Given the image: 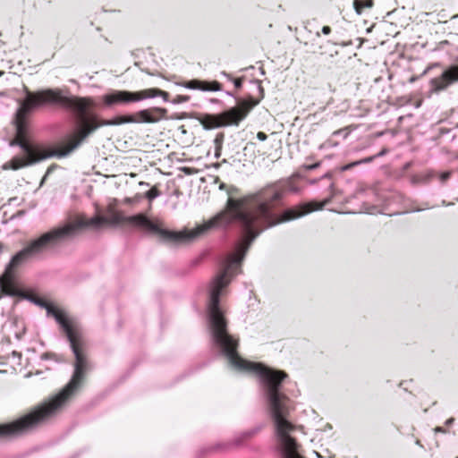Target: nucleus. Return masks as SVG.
Here are the masks:
<instances>
[{"label":"nucleus","mask_w":458,"mask_h":458,"mask_svg":"<svg viewBox=\"0 0 458 458\" xmlns=\"http://www.w3.org/2000/svg\"><path fill=\"white\" fill-rule=\"evenodd\" d=\"M285 192L286 186L276 182L243 198H228L223 210L190 231L175 232L162 228L158 220H151L143 213L124 216L119 211L111 210L108 216L79 217L49 232L64 233V238L60 240L61 244L83 228L99 229L105 225L126 224L146 233H157L164 242L179 244L190 242L211 230H225L231 225H237L243 233L242 238L236 243L234 251L226 257L221 271L214 276L208 286L207 312L212 346L233 369L252 372L259 377L262 397H288L282 391L283 381L287 377L284 371L248 361L239 355L238 339L227 331V321L219 301L220 296L225 294L232 279L239 273L242 260L259 233L267 228L293 220V208L278 212Z\"/></svg>","instance_id":"nucleus-1"},{"label":"nucleus","mask_w":458,"mask_h":458,"mask_svg":"<svg viewBox=\"0 0 458 458\" xmlns=\"http://www.w3.org/2000/svg\"><path fill=\"white\" fill-rule=\"evenodd\" d=\"M26 97L20 103L15 117V137L10 142L11 146H19L21 155L13 157L4 168L18 170L47 159L55 155V151L47 149L43 145L33 143L30 139V123L28 115L36 107L42 105H59L69 108L71 101L69 96L63 95L60 89H47L37 92H30L24 89Z\"/></svg>","instance_id":"nucleus-2"},{"label":"nucleus","mask_w":458,"mask_h":458,"mask_svg":"<svg viewBox=\"0 0 458 458\" xmlns=\"http://www.w3.org/2000/svg\"><path fill=\"white\" fill-rule=\"evenodd\" d=\"M71 105L69 109L72 110L77 116L79 123L78 131L66 137L60 144L59 155L66 156L76 149L85 138L101 126L120 125L132 123L131 115H119L112 120L98 121L96 115H88L89 109L94 105L91 98H81L69 96Z\"/></svg>","instance_id":"nucleus-3"},{"label":"nucleus","mask_w":458,"mask_h":458,"mask_svg":"<svg viewBox=\"0 0 458 458\" xmlns=\"http://www.w3.org/2000/svg\"><path fill=\"white\" fill-rule=\"evenodd\" d=\"M64 233L63 231L47 232L38 238L32 240L25 248L16 253L0 276L2 293L10 296L19 295L20 291L14 283L13 269L30 259L59 245L60 240L64 238Z\"/></svg>","instance_id":"nucleus-4"},{"label":"nucleus","mask_w":458,"mask_h":458,"mask_svg":"<svg viewBox=\"0 0 458 458\" xmlns=\"http://www.w3.org/2000/svg\"><path fill=\"white\" fill-rule=\"evenodd\" d=\"M259 91V99L250 98L249 101L242 102L240 106L233 107L219 114H208L201 120V124L207 130L216 129L228 125H238L248 114L249 111L257 106L263 98V88L260 83L257 84Z\"/></svg>","instance_id":"nucleus-5"},{"label":"nucleus","mask_w":458,"mask_h":458,"mask_svg":"<svg viewBox=\"0 0 458 458\" xmlns=\"http://www.w3.org/2000/svg\"><path fill=\"white\" fill-rule=\"evenodd\" d=\"M162 97L165 101L168 100V93L159 89H146L140 91H127L111 89L101 96L104 106L113 107L114 106L128 105L130 103L139 102L148 98Z\"/></svg>","instance_id":"nucleus-6"},{"label":"nucleus","mask_w":458,"mask_h":458,"mask_svg":"<svg viewBox=\"0 0 458 458\" xmlns=\"http://www.w3.org/2000/svg\"><path fill=\"white\" fill-rule=\"evenodd\" d=\"M456 81H458V64L451 65L440 76L431 79L429 81L430 91L438 93Z\"/></svg>","instance_id":"nucleus-7"},{"label":"nucleus","mask_w":458,"mask_h":458,"mask_svg":"<svg viewBox=\"0 0 458 458\" xmlns=\"http://www.w3.org/2000/svg\"><path fill=\"white\" fill-rule=\"evenodd\" d=\"M166 114V110L161 107H153L149 109L140 110L134 114H131L132 118V123H157L161 118L165 117Z\"/></svg>","instance_id":"nucleus-8"},{"label":"nucleus","mask_w":458,"mask_h":458,"mask_svg":"<svg viewBox=\"0 0 458 458\" xmlns=\"http://www.w3.org/2000/svg\"><path fill=\"white\" fill-rule=\"evenodd\" d=\"M182 85L190 89H199L202 91H219L221 89V85L217 81L208 82L199 80H191Z\"/></svg>","instance_id":"nucleus-9"},{"label":"nucleus","mask_w":458,"mask_h":458,"mask_svg":"<svg viewBox=\"0 0 458 458\" xmlns=\"http://www.w3.org/2000/svg\"><path fill=\"white\" fill-rule=\"evenodd\" d=\"M372 0H353V6L357 14H361L364 8H371Z\"/></svg>","instance_id":"nucleus-10"},{"label":"nucleus","mask_w":458,"mask_h":458,"mask_svg":"<svg viewBox=\"0 0 458 458\" xmlns=\"http://www.w3.org/2000/svg\"><path fill=\"white\" fill-rule=\"evenodd\" d=\"M374 159H375V157H365V158H362V159L355 161V162H352L350 164H347V165L342 166L341 171L344 172V171L350 170L352 167L357 166L359 165L370 163Z\"/></svg>","instance_id":"nucleus-11"},{"label":"nucleus","mask_w":458,"mask_h":458,"mask_svg":"<svg viewBox=\"0 0 458 458\" xmlns=\"http://www.w3.org/2000/svg\"><path fill=\"white\" fill-rule=\"evenodd\" d=\"M223 141H224V134L223 133H218L216 136L215 140H214L215 145H216V152H218L221 149ZM216 156L217 157L218 153H216Z\"/></svg>","instance_id":"nucleus-12"},{"label":"nucleus","mask_w":458,"mask_h":458,"mask_svg":"<svg viewBox=\"0 0 458 458\" xmlns=\"http://www.w3.org/2000/svg\"><path fill=\"white\" fill-rule=\"evenodd\" d=\"M158 196H159V191L157 189H156V188H152V189H150L149 191H148L146 192V197L149 200H152V199H156Z\"/></svg>","instance_id":"nucleus-13"},{"label":"nucleus","mask_w":458,"mask_h":458,"mask_svg":"<svg viewBox=\"0 0 458 458\" xmlns=\"http://www.w3.org/2000/svg\"><path fill=\"white\" fill-rule=\"evenodd\" d=\"M189 99H190L189 96L178 95L174 98V99L172 102L174 104H181V103L187 102Z\"/></svg>","instance_id":"nucleus-14"},{"label":"nucleus","mask_w":458,"mask_h":458,"mask_svg":"<svg viewBox=\"0 0 458 458\" xmlns=\"http://www.w3.org/2000/svg\"><path fill=\"white\" fill-rule=\"evenodd\" d=\"M257 138L261 140V141H264L267 140V136L266 133L262 132V131H259L257 133Z\"/></svg>","instance_id":"nucleus-15"},{"label":"nucleus","mask_w":458,"mask_h":458,"mask_svg":"<svg viewBox=\"0 0 458 458\" xmlns=\"http://www.w3.org/2000/svg\"><path fill=\"white\" fill-rule=\"evenodd\" d=\"M450 176V173L449 172H445V173H443L441 175H440V179L442 182H445V180H447Z\"/></svg>","instance_id":"nucleus-16"},{"label":"nucleus","mask_w":458,"mask_h":458,"mask_svg":"<svg viewBox=\"0 0 458 458\" xmlns=\"http://www.w3.org/2000/svg\"><path fill=\"white\" fill-rule=\"evenodd\" d=\"M233 84L235 88L240 89L242 87V79L233 80Z\"/></svg>","instance_id":"nucleus-17"},{"label":"nucleus","mask_w":458,"mask_h":458,"mask_svg":"<svg viewBox=\"0 0 458 458\" xmlns=\"http://www.w3.org/2000/svg\"><path fill=\"white\" fill-rule=\"evenodd\" d=\"M331 32V29L329 26H324L322 28V33L325 35H328Z\"/></svg>","instance_id":"nucleus-18"},{"label":"nucleus","mask_w":458,"mask_h":458,"mask_svg":"<svg viewBox=\"0 0 458 458\" xmlns=\"http://www.w3.org/2000/svg\"><path fill=\"white\" fill-rule=\"evenodd\" d=\"M427 208H412L411 211V212H420V211L427 209Z\"/></svg>","instance_id":"nucleus-19"},{"label":"nucleus","mask_w":458,"mask_h":458,"mask_svg":"<svg viewBox=\"0 0 458 458\" xmlns=\"http://www.w3.org/2000/svg\"><path fill=\"white\" fill-rule=\"evenodd\" d=\"M454 418H450V419H448L445 421V425L450 426V425H452L454 423Z\"/></svg>","instance_id":"nucleus-20"},{"label":"nucleus","mask_w":458,"mask_h":458,"mask_svg":"<svg viewBox=\"0 0 458 458\" xmlns=\"http://www.w3.org/2000/svg\"><path fill=\"white\" fill-rule=\"evenodd\" d=\"M318 165H319V163H316L314 165H311L308 166V169L313 170V169L318 167Z\"/></svg>","instance_id":"nucleus-21"},{"label":"nucleus","mask_w":458,"mask_h":458,"mask_svg":"<svg viewBox=\"0 0 458 458\" xmlns=\"http://www.w3.org/2000/svg\"><path fill=\"white\" fill-rule=\"evenodd\" d=\"M52 356V354H49V353H44L41 355V359L42 360H46V359H48Z\"/></svg>","instance_id":"nucleus-22"},{"label":"nucleus","mask_w":458,"mask_h":458,"mask_svg":"<svg viewBox=\"0 0 458 458\" xmlns=\"http://www.w3.org/2000/svg\"><path fill=\"white\" fill-rule=\"evenodd\" d=\"M435 431H437V432H442V433H445V432H446V431H445V429H444V428H441V427H437V428H435Z\"/></svg>","instance_id":"nucleus-23"},{"label":"nucleus","mask_w":458,"mask_h":458,"mask_svg":"<svg viewBox=\"0 0 458 458\" xmlns=\"http://www.w3.org/2000/svg\"><path fill=\"white\" fill-rule=\"evenodd\" d=\"M221 73H222V75L225 76L227 79L232 80L231 75H230V74H228L227 72H222Z\"/></svg>","instance_id":"nucleus-24"},{"label":"nucleus","mask_w":458,"mask_h":458,"mask_svg":"<svg viewBox=\"0 0 458 458\" xmlns=\"http://www.w3.org/2000/svg\"><path fill=\"white\" fill-rule=\"evenodd\" d=\"M344 131V130H338V131H334L333 134L334 135H339V134L343 133Z\"/></svg>","instance_id":"nucleus-25"},{"label":"nucleus","mask_w":458,"mask_h":458,"mask_svg":"<svg viewBox=\"0 0 458 458\" xmlns=\"http://www.w3.org/2000/svg\"><path fill=\"white\" fill-rule=\"evenodd\" d=\"M13 355L17 356L19 359L21 358V353H19L17 352H13Z\"/></svg>","instance_id":"nucleus-26"},{"label":"nucleus","mask_w":458,"mask_h":458,"mask_svg":"<svg viewBox=\"0 0 458 458\" xmlns=\"http://www.w3.org/2000/svg\"><path fill=\"white\" fill-rule=\"evenodd\" d=\"M385 154V150H382L381 152H379L377 157H381ZM376 157V156H374Z\"/></svg>","instance_id":"nucleus-27"},{"label":"nucleus","mask_w":458,"mask_h":458,"mask_svg":"<svg viewBox=\"0 0 458 458\" xmlns=\"http://www.w3.org/2000/svg\"><path fill=\"white\" fill-rule=\"evenodd\" d=\"M23 333H24V328H22V332H21V334H17V333L15 334V335H16V337H17V338H20V337H21V334H23Z\"/></svg>","instance_id":"nucleus-28"},{"label":"nucleus","mask_w":458,"mask_h":458,"mask_svg":"<svg viewBox=\"0 0 458 458\" xmlns=\"http://www.w3.org/2000/svg\"><path fill=\"white\" fill-rule=\"evenodd\" d=\"M3 249H4V245L2 243H0V254L2 253L3 251Z\"/></svg>","instance_id":"nucleus-29"},{"label":"nucleus","mask_w":458,"mask_h":458,"mask_svg":"<svg viewBox=\"0 0 458 458\" xmlns=\"http://www.w3.org/2000/svg\"><path fill=\"white\" fill-rule=\"evenodd\" d=\"M316 36H317V37H319V36H320L319 32H317V33H316Z\"/></svg>","instance_id":"nucleus-30"},{"label":"nucleus","mask_w":458,"mask_h":458,"mask_svg":"<svg viewBox=\"0 0 458 458\" xmlns=\"http://www.w3.org/2000/svg\"><path fill=\"white\" fill-rule=\"evenodd\" d=\"M4 74V72L0 71V77Z\"/></svg>","instance_id":"nucleus-31"}]
</instances>
